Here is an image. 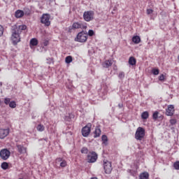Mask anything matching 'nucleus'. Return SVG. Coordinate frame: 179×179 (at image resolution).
<instances>
[{
    "mask_svg": "<svg viewBox=\"0 0 179 179\" xmlns=\"http://www.w3.org/2000/svg\"><path fill=\"white\" fill-rule=\"evenodd\" d=\"M118 78L119 79H124V78H125V73L122 71L120 72L118 75Z\"/></svg>",
    "mask_w": 179,
    "mask_h": 179,
    "instance_id": "obj_27",
    "label": "nucleus"
},
{
    "mask_svg": "<svg viewBox=\"0 0 179 179\" xmlns=\"http://www.w3.org/2000/svg\"><path fill=\"white\" fill-rule=\"evenodd\" d=\"M0 157L2 160H8L10 157V151L6 148L2 149L0 150Z\"/></svg>",
    "mask_w": 179,
    "mask_h": 179,
    "instance_id": "obj_6",
    "label": "nucleus"
},
{
    "mask_svg": "<svg viewBox=\"0 0 179 179\" xmlns=\"http://www.w3.org/2000/svg\"><path fill=\"white\" fill-rule=\"evenodd\" d=\"M145 138V129L143 127H138L135 134V138L136 141H142Z\"/></svg>",
    "mask_w": 179,
    "mask_h": 179,
    "instance_id": "obj_3",
    "label": "nucleus"
},
{
    "mask_svg": "<svg viewBox=\"0 0 179 179\" xmlns=\"http://www.w3.org/2000/svg\"><path fill=\"white\" fill-rule=\"evenodd\" d=\"M118 106L120 107V108H121V107H122V105L119 104Z\"/></svg>",
    "mask_w": 179,
    "mask_h": 179,
    "instance_id": "obj_42",
    "label": "nucleus"
},
{
    "mask_svg": "<svg viewBox=\"0 0 179 179\" xmlns=\"http://www.w3.org/2000/svg\"><path fill=\"white\" fill-rule=\"evenodd\" d=\"M133 43L135 44H139L141 43V37L138 36H134L132 38Z\"/></svg>",
    "mask_w": 179,
    "mask_h": 179,
    "instance_id": "obj_18",
    "label": "nucleus"
},
{
    "mask_svg": "<svg viewBox=\"0 0 179 179\" xmlns=\"http://www.w3.org/2000/svg\"><path fill=\"white\" fill-rule=\"evenodd\" d=\"M152 13H153V10L147 9V15H152Z\"/></svg>",
    "mask_w": 179,
    "mask_h": 179,
    "instance_id": "obj_38",
    "label": "nucleus"
},
{
    "mask_svg": "<svg viewBox=\"0 0 179 179\" xmlns=\"http://www.w3.org/2000/svg\"><path fill=\"white\" fill-rule=\"evenodd\" d=\"M111 65H113V63H111V61L106 60V61H105V62L103 64V68H110V66H111Z\"/></svg>",
    "mask_w": 179,
    "mask_h": 179,
    "instance_id": "obj_21",
    "label": "nucleus"
},
{
    "mask_svg": "<svg viewBox=\"0 0 179 179\" xmlns=\"http://www.w3.org/2000/svg\"><path fill=\"white\" fill-rule=\"evenodd\" d=\"M169 122H170L171 125L173 127V125H176V124H177V120L171 119Z\"/></svg>",
    "mask_w": 179,
    "mask_h": 179,
    "instance_id": "obj_29",
    "label": "nucleus"
},
{
    "mask_svg": "<svg viewBox=\"0 0 179 179\" xmlns=\"http://www.w3.org/2000/svg\"><path fill=\"white\" fill-rule=\"evenodd\" d=\"M9 107H10V108H15V107H16V102H15V101L10 102Z\"/></svg>",
    "mask_w": 179,
    "mask_h": 179,
    "instance_id": "obj_28",
    "label": "nucleus"
},
{
    "mask_svg": "<svg viewBox=\"0 0 179 179\" xmlns=\"http://www.w3.org/2000/svg\"><path fill=\"white\" fill-rule=\"evenodd\" d=\"M73 29H87V26L82 22H74L72 25Z\"/></svg>",
    "mask_w": 179,
    "mask_h": 179,
    "instance_id": "obj_10",
    "label": "nucleus"
},
{
    "mask_svg": "<svg viewBox=\"0 0 179 179\" xmlns=\"http://www.w3.org/2000/svg\"><path fill=\"white\" fill-rule=\"evenodd\" d=\"M103 169L105 170L106 174H110L113 171V167L111 166V162L108 161L103 162Z\"/></svg>",
    "mask_w": 179,
    "mask_h": 179,
    "instance_id": "obj_8",
    "label": "nucleus"
},
{
    "mask_svg": "<svg viewBox=\"0 0 179 179\" xmlns=\"http://www.w3.org/2000/svg\"><path fill=\"white\" fill-rule=\"evenodd\" d=\"M101 135V129L99 127H96L94 131V138H99Z\"/></svg>",
    "mask_w": 179,
    "mask_h": 179,
    "instance_id": "obj_15",
    "label": "nucleus"
},
{
    "mask_svg": "<svg viewBox=\"0 0 179 179\" xmlns=\"http://www.w3.org/2000/svg\"><path fill=\"white\" fill-rule=\"evenodd\" d=\"M94 34V31L90 29L88 31L87 36H90V37H93V35Z\"/></svg>",
    "mask_w": 179,
    "mask_h": 179,
    "instance_id": "obj_34",
    "label": "nucleus"
},
{
    "mask_svg": "<svg viewBox=\"0 0 179 179\" xmlns=\"http://www.w3.org/2000/svg\"><path fill=\"white\" fill-rule=\"evenodd\" d=\"M92 129V125L88 124L82 129V135L85 138H87L90 135V131Z\"/></svg>",
    "mask_w": 179,
    "mask_h": 179,
    "instance_id": "obj_7",
    "label": "nucleus"
},
{
    "mask_svg": "<svg viewBox=\"0 0 179 179\" xmlns=\"http://www.w3.org/2000/svg\"><path fill=\"white\" fill-rule=\"evenodd\" d=\"M164 78H165L163 74H162L159 77V80L163 81V80H164Z\"/></svg>",
    "mask_w": 179,
    "mask_h": 179,
    "instance_id": "obj_40",
    "label": "nucleus"
},
{
    "mask_svg": "<svg viewBox=\"0 0 179 179\" xmlns=\"http://www.w3.org/2000/svg\"><path fill=\"white\" fill-rule=\"evenodd\" d=\"M89 152V150L87 149V148H83L81 150V153H84V154H87Z\"/></svg>",
    "mask_w": 179,
    "mask_h": 179,
    "instance_id": "obj_31",
    "label": "nucleus"
},
{
    "mask_svg": "<svg viewBox=\"0 0 179 179\" xmlns=\"http://www.w3.org/2000/svg\"><path fill=\"white\" fill-rule=\"evenodd\" d=\"M43 45H44V47H47V45H48V41H45L43 42Z\"/></svg>",
    "mask_w": 179,
    "mask_h": 179,
    "instance_id": "obj_41",
    "label": "nucleus"
},
{
    "mask_svg": "<svg viewBox=\"0 0 179 179\" xmlns=\"http://www.w3.org/2000/svg\"><path fill=\"white\" fill-rule=\"evenodd\" d=\"M173 167H174L175 170H179V161L176 162L173 164Z\"/></svg>",
    "mask_w": 179,
    "mask_h": 179,
    "instance_id": "obj_30",
    "label": "nucleus"
},
{
    "mask_svg": "<svg viewBox=\"0 0 179 179\" xmlns=\"http://www.w3.org/2000/svg\"><path fill=\"white\" fill-rule=\"evenodd\" d=\"M129 65H136V59H134V57H131L129 59Z\"/></svg>",
    "mask_w": 179,
    "mask_h": 179,
    "instance_id": "obj_19",
    "label": "nucleus"
},
{
    "mask_svg": "<svg viewBox=\"0 0 179 179\" xmlns=\"http://www.w3.org/2000/svg\"><path fill=\"white\" fill-rule=\"evenodd\" d=\"M178 61H179V55H178Z\"/></svg>",
    "mask_w": 179,
    "mask_h": 179,
    "instance_id": "obj_44",
    "label": "nucleus"
},
{
    "mask_svg": "<svg viewBox=\"0 0 179 179\" xmlns=\"http://www.w3.org/2000/svg\"><path fill=\"white\" fill-rule=\"evenodd\" d=\"M60 167H66V161L63 159V162L60 163Z\"/></svg>",
    "mask_w": 179,
    "mask_h": 179,
    "instance_id": "obj_35",
    "label": "nucleus"
},
{
    "mask_svg": "<svg viewBox=\"0 0 179 179\" xmlns=\"http://www.w3.org/2000/svg\"><path fill=\"white\" fill-rule=\"evenodd\" d=\"M103 145H107V142H108V138H107V136L103 135L101 137Z\"/></svg>",
    "mask_w": 179,
    "mask_h": 179,
    "instance_id": "obj_22",
    "label": "nucleus"
},
{
    "mask_svg": "<svg viewBox=\"0 0 179 179\" xmlns=\"http://www.w3.org/2000/svg\"><path fill=\"white\" fill-rule=\"evenodd\" d=\"M159 72V71L158 69H152V73H153V75H158Z\"/></svg>",
    "mask_w": 179,
    "mask_h": 179,
    "instance_id": "obj_32",
    "label": "nucleus"
},
{
    "mask_svg": "<svg viewBox=\"0 0 179 179\" xmlns=\"http://www.w3.org/2000/svg\"><path fill=\"white\" fill-rule=\"evenodd\" d=\"M30 47H36V45H37L38 44V40H37V38H33L30 40Z\"/></svg>",
    "mask_w": 179,
    "mask_h": 179,
    "instance_id": "obj_16",
    "label": "nucleus"
},
{
    "mask_svg": "<svg viewBox=\"0 0 179 179\" xmlns=\"http://www.w3.org/2000/svg\"><path fill=\"white\" fill-rule=\"evenodd\" d=\"M30 13H31V11L30 10V9L29 8H24V14L29 16V15H30Z\"/></svg>",
    "mask_w": 179,
    "mask_h": 179,
    "instance_id": "obj_25",
    "label": "nucleus"
},
{
    "mask_svg": "<svg viewBox=\"0 0 179 179\" xmlns=\"http://www.w3.org/2000/svg\"><path fill=\"white\" fill-rule=\"evenodd\" d=\"M4 103H5L6 105L9 104V103H10V99H9V98H5V99H4Z\"/></svg>",
    "mask_w": 179,
    "mask_h": 179,
    "instance_id": "obj_37",
    "label": "nucleus"
},
{
    "mask_svg": "<svg viewBox=\"0 0 179 179\" xmlns=\"http://www.w3.org/2000/svg\"><path fill=\"white\" fill-rule=\"evenodd\" d=\"M26 29H27V27L26 25L15 24L12 27L11 40L14 45H16L17 43H20V34L22 31H23V30H26Z\"/></svg>",
    "mask_w": 179,
    "mask_h": 179,
    "instance_id": "obj_1",
    "label": "nucleus"
},
{
    "mask_svg": "<svg viewBox=\"0 0 179 179\" xmlns=\"http://www.w3.org/2000/svg\"><path fill=\"white\" fill-rule=\"evenodd\" d=\"M16 148H17L18 153H20V155H24V153H27V148L24 146L17 144Z\"/></svg>",
    "mask_w": 179,
    "mask_h": 179,
    "instance_id": "obj_11",
    "label": "nucleus"
},
{
    "mask_svg": "<svg viewBox=\"0 0 179 179\" xmlns=\"http://www.w3.org/2000/svg\"><path fill=\"white\" fill-rule=\"evenodd\" d=\"M77 41L78 43H86L87 41V31H82L77 35Z\"/></svg>",
    "mask_w": 179,
    "mask_h": 179,
    "instance_id": "obj_2",
    "label": "nucleus"
},
{
    "mask_svg": "<svg viewBox=\"0 0 179 179\" xmlns=\"http://www.w3.org/2000/svg\"><path fill=\"white\" fill-rule=\"evenodd\" d=\"M141 118L143 120H148L149 118V112L145 111L141 114Z\"/></svg>",
    "mask_w": 179,
    "mask_h": 179,
    "instance_id": "obj_20",
    "label": "nucleus"
},
{
    "mask_svg": "<svg viewBox=\"0 0 179 179\" xmlns=\"http://www.w3.org/2000/svg\"><path fill=\"white\" fill-rule=\"evenodd\" d=\"M166 115H168V117H171L172 115H174V106L169 105L168 106Z\"/></svg>",
    "mask_w": 179,
    "mask_h": 179,
    "instance_id": "obj_13",
    "label": "nucleus"
},
{
    "mask_svg": "<svg viewBox=\"0 0 179 179\" xmlns=\"http://www.w3.org/2000/svg\"><path fill=\"white\" fill-rule=\"evenodd\" d=\"M66 64H71L72 62V57L71 56H67L65 59Z\"/></svg>",
    "mask_w": 179,
    "mask_h": 179,
    "instance_id": "obj_26",
    "label": "nucleus"
},
{
    "mask_svg": "<svg viewBox=\"0 0 179 179\" xmlns=\"http://www.w3.org/2000/svg\"><path fill=\"white\" fill-rule=\"evenodd\" d=\"M44 141H47V138H44Z\"/></svg>",
    "mask_w": 179,
    "mask_h": 179,
    "instance_id": "obj_45",
    "label": "nucleus"
},
{
    "mask_svg": "<svg viewBox=\"0 0 179 179\" xmlns=\"http://www.w3.org/2000/svg\"><path fill=\"white\" fill-rule=\"evenodd\" d=\"M15 16L17 18L23 17L24 16V12L22 10H17L15 11Z\"/></svg>",
    "mask_w": 179,
    "mask_h": 179,
    "instance_id": "obj_14",
    "label": "nucleus"
},
{
    "mask_svg": "<svg viewBox=\"0 0 179 179\" xmlns=\"http://www.w3.org/2000/svg\"><path fill=\"white\" fill-rule=\"evenodd\" d=\"M88 163H94L97 160V154L92 152L87 155Z\"/></svg>",
    "mask_w": 179,
    "mask_h": 179,
    "instance_id": "obj_9",
    "label": "nucleus"
},
{
    "mask_svg": "<svg viewBox=\"0 0 179 179\" xmlns=\"http://www.w3.org/2000/svg\"><path fill=\"white\" fill-rule=\"evenodd\" d=\"M50 19H51V15H50V14H43L41 17V23L45 24V26H50V24H51Z\"/></svg>",
    "mask_w": 179,
    "mask_h": 179,
    "instance_id": "obj_5",
    "label": "nucleus"
},
{
    "mask_svg": "<svg viewBox=\"0 0 179 179\" xmlns=\"http://www.w3.org/2000/svg\"><path fill=\"white\" fill-rule=\"evenodd\" d=\"M8 167L9 164L7 162H3L1 164V169H3V170H8Z\"/></svg>",
    "mask_w": 179,
    "mask_h": 179,
    "instance_id": "obj_24",
    "label": "nucleus"
},
{
    "mask_svg": "<svg viewBox=\"0 0 179 179\" xmlns=\"http://www.w3.org/2000/svg\"><path fill=\"white\" fill-rule=\"evenodd\" d=\"M171 129H174V127H171Z\"/></svg>",
    "mask_w": 179,
    "mask_h": 179,
    "instance_id": "obj_43",
    "label": "nucleus"
},
{
    "mask_svg": "<svg viewBox=\"0 0 179 179\" xmlns=\"http://www.w3.org/2000/svg\"><path fill=\"white\" fill-rule=\"evenodd\" d=\"M2 36H3V27L0 25V37H2Z\"/></svg>",
    "mask_w": 179,
    "mask_h": 179,
    "instance_id": "obj_36",
    "label": "nucleus"
},
{
    "mask_svg": "<svg viewBox=\"0 0 179 179\" xmlns=\"http://www.w3.org/2000/svg\"><path fill=\"white\" fill-rule=\"evenodd\" d=\"M9 135V129H0V139H3Z\"/></svg>",
    "mask_w": 179,
    "mask_h": 179,
    "instance_id": "obj_12",
    "label": "nucleus"
},
{
    "mask_svg": "<svg viewBox=\"0 0 179 179\" xmlns=\"http://www.w3.org/2000/svg\"><path fill=\"white\" fill-rule=\"evenodd\" d=\"M36 129H37V131H38L39 132H43V131H44V129H45L44 125H43V124H38V125L36 127Z\"/></svg>",
    "mask_w": 179,
    "mask_h": 179,
    "instance_id": "obj_23",
    "label": "nucleus"
},
{
    "mask_svg": "<svg viewBox=\"0 0 179 179\" xmlns=\"http://www.w3.org/2000/svg\"><path fill=\"white\" fill-rule=\"evenodd\" d=\"M139 179H149V173L144 172L139 176Z\"/></svg>",
    "mask_w": 179,
    "mask_h": 179,
    "instance_id": "obj_17",
    "label": "nucleus"
},
{
    "mask_svg": "<svg viewBox=\"0 0 179 179\" xmlns=\"http://www.w3.org/2000/svg\"><path fill=\"white\" fill-rule=\"evenodd\" d=\"M83 19L85 22H92L94 19V12L92 10L84 12Z\"/></svg>",
    "mask_w": 179,
    "mask_h": 179,
    "instance_id": "obj_4",
    "label": "nucleus"
},
{
    "mask_svg": "<svg viewBox=\"0 0 179 179\" xmlns=\"http://www.w3.org/2000/svg\"><path fill=\"white\" fill-rule=\"evenodd\" d=\"M63 160L64 159L62 158H61V157L57 158V159H56V163H61V162H63Z\"/></svg>",
    "mask_w": 179,
    "mask_h": 179,
    "instance_id": "obj_39",
    "label": "nucleus"
},
{
    "mask_svg": "<svg viewBox=\"0 0 179 179\" xmlns=\"http://www.w3.org/2000/svg\"><path fill=\"white\" fill-rule=\"evenodd\" d=\"M158 115H159V112L155 111L153 115H152V117L154 120H157L158 118Z\"/></svg>",
    "mask_w": 179,
    "mask_h": 179,
    "instance_id": "obj_33",
    "label": "nucleus"
}]
</instances>
